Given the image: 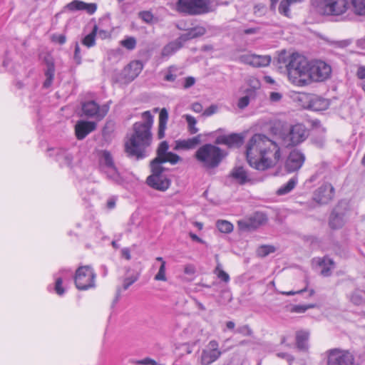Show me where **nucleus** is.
<instances>
[{"label": "nucleus", "mask_w": 365, "mask_h": 365, "mask_svg": "<svg viewBox=\"0 0 365 365\" xmlns=\"http://www.w3.org/2000/svg\"><path fill=\"white\" fill-rule=\"evenodd\" d=\"M249 164L259 170L274 165L280 159V149L276 142L263 134H255L248 141L246 150Z\"/></svg>", "instance_id": "1"}, {"label": "nucleus", "mask_w": 365, "mask_h": 365, "mask_svg": "<svg viewBox=\"0 0 365 365\" xmlns=\"http://www.w3.org/2000/svg\"><path fill=\"white\" fill-rule=\"evenodd\" d=\"M143 121L136 122L133 125V133L125 143L127 154L136 159H142L146 156L145 150L152 143L151 128L153 124V116L150 111L142 114Z\"/></svg>", "instance_id": "2"}, {"label": "nucleus", "mask_w": 365, "mask_h": 365, "mask_svg": "<svg viewBox=\"0 0 365 365\" xmlns=\"http://www.w3.org/2000/svg\"><path fill=\"white\" fill-rule=\"evenodd\" d=\"M279 61L285 64L288 78L292 83L297 86L307 85L309 61L305 56L294 53L285 58L282 54Z\"/></svg>", "instance_id": "3"}, {"label": "nucleus", "mask_w": 365, "mask_h": 365, "mask_svg": "<svg viewBox=\"0 0 365 365\" xmlns=\"http://www.w3.org/2000/svg\"><path fill=\"white\" fill-rule=\"evenodd\" d=\"M225 156L222 150L212 144L203 145L195 154L196 160L207 170L218 167Z\"/></svg>", "instance_id": "4"}, {"label": "nucleus", "mask_w": 365, "mask_h": 365, "mask_svg": "<svg viewBox=\"0 0 365 365\" xmlns=\"http://www.w3.org/2000/svg\"><path fill=\"white\" fill-rule=\"evenodd\" d=\"M311 5L319 14L329 16H341L349 7L347 0H311Z\"/></svg>", "instance_id": "5"}, {"label": "nucleus", "mask_w": 365, "mask_h": 365, "mask_svg": "<svg viewBox=\"0 0 365 365\" xmlns=\"http://www.w3.org/2000/svg\"><path fill=\"white\" fill-rule=\"evenodd\" d=\"M350 212V205L346 200H341L333 209L329 220L331 229L341 228L347 222Z\"/></svg>", "instance_id": "6"}, {"label": "nucleus", "mask_w": 365, "mask_h": 365, "mask_svg": "<svg viewBox=\"0 0 365 365\" xmlns=\"http://www.w3.org/2000/svg\"><path fill=\"white\" fill-rule=\"evenodd\" d=\"M330 65L323 61H309L307 85L312 82H322L331 76Z\"/></svg>", "instance_id": "7"}, {"label": "nucleus", "mask_w": 365, "mask_h": 365, "mask_svg": "<svg viewBox=\"0 0 365 365\" xmlns=\"http://www.w3.org/2000/svg\"><path fill=\"white\" fill-rule=\"evenodd\" d=\"M308 137V130L302 123L291 126L289 131L282 135V143L286 147L294 146L304 141Z\"/></svg>", "instance_id": "8"}, {"label": "nucleus", "mask_w": 365, "mask_h": 365, "mask_svg": "<svg viewBox=\"0 0 365 365\" xmlns=\"http://www.w3.org/2000/svg\"><path fill=\"white\" fill-rule=\"evenodd\" d=\"M207 0H178L177 10L190 15L207 13L209 11Z\"/></svg>", "instance_id": "9"}, {"label": "nucleus", "mask_w": 365, "mask_h": 365, "mask_svg": "<svg viewBox=\"0 0 365 365\" xmlns=\"http://www.w3.org/2000/svg\"><path fill=\"white\" fill-rule=\"evenodd\" d=\"M96 274L90 266L80 267L76 272L75 284L78 289L86 290L95 287Z\"/></svg>", "instance_id": "10"}, {"label": "nucleus", "mask_w": 365, "mask_h": 365, "mask_svg": "<svg viewBox=\"0 0 365 365\" xmlns=\"http://www.w3.org/2000/svg\"><path fill=\"white\" fill-rule=\"evenodd\" d=\"M327 365H355V357L347 350L332 349L327 352Z\"/></svg>", "instance_id": "11"}, {"label": "nucleus", "mask_w": 365, "mask_h": 365, "mask_svg": "<svg viewBox=\"0 0 365 365\" xmlns=\"http://www.w3.org/2000/svg\"><path fill=\"white\" fill-rule=\"evenodd\" d=\"M221 355L222 351L219 349L218 342L215 340H211L202 349L198 362L200 365H210L216 361Z\"/></svg>", "instance_id": "12"}, {"label": "nucleus", "mask_w": 365, "mask_h": 365, "mask_svg": "<svg viewBox=\"0 0 365 365\" xmlns=\"http://www.w3.org/2000/svg\"><path fill=\"white\" fill-rule=\"evenodd\" d=\"M109 110L108 103L99 106L94 101H88L82 104V112L88 118H95L98 120H102Z\"/></svg>", "instance_id": "13"}, {"label": "nucleus", "mask_w": 365, "mask_h": 365, "mask_svg": "<svg viewBox=\"0 0 365 365\" xmlns=\"http://www.w3.org/2000/svg\"><path fill=\"white\" fill-rule=\"evenodd\" d=\"M267 220V217L264 213L257 212L248 219L239 220L237 225L241 230H251L264 225Z\"/></svg>", "instance_id": "14"}, {"label": "nucleus", "mask_w": 365, "mask_h": 365, "mask_svg": "<svg viewBox=\"0 0 365 365\" xmlns=\"http://www.w3.org/2000/svg\"><path fill=\"white\" fill-rule=\"evenodd\" d=\"M332 184H322L314 193V200L321 205L329 203L334 197Z\"/></svg>", "instance_id": "15"}, {"label": "nucleus", "mask_w": 365, "mask_h": 365, "mask_svg": "<svg viewBox=\"0 0 365 365\" xmlns=\"http://www.w3.org/2000/svg\"><path fill=\"white\" fill-rule=\"evenodd\" d=\"M305 157L302 153L293 150L286 160L285 168L289 173L297 171L302 166Z\"/></svg>", "instance_id": "16"}, {"label": "nucleus", "mask_w": 365, "mask_h": 365, "mask_svg": "<svg viewBox=\"0 0 365 365\" xmlns=\"http://www.w3.org/2000/svg\"><path fill=\"white\" fill-rule=\"evenodd\" d=\"M240 61L254 67H264L270 63L271 58L269 56L245 54L240 57Z\"/></svg>", "instance_id": "17"}, {"label": "nucleus", "mask_w": 365, "mask_h": 365, "mask_svg": "<svg viewBox=\"0 0 365 365\" xmlns=\"http://www.w3.org/2000/svg\"><path fill=\"white\" fill-rule=\"evenodd\" d=\"M96 128V123L92 121L79 120L75 125V133L78 140L84 139Z\"/></svg>", "instance_id": "18"}, {"label": "nucleus", "mask_w": 365, "mask_h": 365, "mask_svg": "<svg viewBox=\"0 0 365 365\" xmlns=\"http://www.w3.org/2000/svg\"><path fill=\"white\" fill-rule=\"evenodd\" d=\"M66 8L71 11H86L88 14H93L97 9V4L95 3H86L79 0H74L66 5Z\"/></svg>", "instance_id": "19"}, {"label": "nucleus", "mask_w": 365, "mask_h": 365, "mask_svg": "<svg viewBox=\"0 0 365 365\" xmlns=\"http://www.w3.org/2000/svg\"><path fill=\"white\" fill-rule=\"evenodd\" d=\"M206 29L201 26H197L186 30V33L181 34L178 39L183 46L184 43L191 39L200 37L205 34Z\"/></svg>", "instance_id": "20"}, {"label": "nucleus", "mask_w": 365, "mask_h": 365, "mask_svg": "<svg viewBox=\"0 0 365 365\" xmlns=\"http://www.w3.org/2000/svg\"><path fill=\"white\" fill-rule=\"evenodd\" d=\"M51 156L54 157L55 160L60 164L61 166H71L73 157L72 155L64 149L56 148L52 149Z\"/></svg>", "instance_id": "21"}, {"label": "nucleus", "mask_w": 365, "mask_h": 365, "mask_svg": "<svg viewBox=\"0 0 365 365\" xmlns=\"http://www.w3.org/2000/svg\"><path fill=\"white\" fill-rule=\"evenodd\" d=\"M163 163L160 160L154 158L150 163L152 175L148 177L146 182H158L160 180V176L164 171L161 164ZM160 182H164L160 180Z\"/></svg>", "instance_id": "22"}, {"label": "nucleus", "mask_w": 365, "mask_h": 365, "mask_svg": "<svg viewBox=\"0 0 365 365\" xmlns=\"http://www.w3.org/2000/svg\"><path fill=\"white\" fill-rule=\"evenodd\" d=\"M143 68V63L140 61H133L124 68L125 76L129 80H133L140 74Z\"/></svg>", "instance_id": "23"}, {"label": "nucleus", "mask_w": 365, "mask_h": 365, "mask_svg": "<svg viewBox=\"0 0 365 365\" xmlns=\"http://www.w3.org/2000/svg\"><path fill=\"white\" fill-rule=\"evenodd\" d=\"M230 177L239 182H249L252 180L247 171L242 166H235L231 170Z\"/></svg>", "instance_id": "24"}, {"label": "nucleus", "mask_w": 365, "mask_h": 365, "mask_svg": "<svg viewBox=\"0 0 365 365\" xmlns=\"http://www.w3.org/2000/svg\"><path fill=\"white\" fill-rule=\"evenodd\" d=\"M217 142L228 145L229 147H238L243 143V138L239 134L232 133L223 135L217 138Z\"/></svg>", "instance_id": "25"}, {"label": "nucleus", "mask_w": 365, "mask_h": 365, "mask_svg": "<svg viewBox=\"0 0 365 365\" xmlns=\"http://www.w3.org/2000/svg\"><path fill=\"white\" fill-rule=\"evenodd\" d=\"M183 46L180 42V41L176 38L175 41H170L168 44H166L161 51V56L163 58H166L172 56L177 51L181 48Z\"/></svg>", "instance_id": "26"}, {"label": "nucleus", "mask_w": 365, "mask_h": 365, "mask_svg": "<svg viewBox=\"0 0 365 365\" xmlns=\"http://www.w3.org/2000/svg\"><path fill=\"white\" fill-rule=\"evenodd\" d=\"M168 120V112L166 108H163L160 110L159 114V124L158 137L159 139H162L165 137V131L167 128V123Z\"/></svg>", "instance_id": "27"}, {"label": "nucleus", "mask_w": 365, "mask_h": 365, "mask_svg": "<svg viewBox=\"0 0 365 365\" xmlns=\"http://www.w3.org/2000/svg\"><path fill=\"white\" fill-rule=\"evenodd\" d=\"M46 68L45 70L46 80L43 83L45 88H48L52 84L54 74H55V66L53 61L50 58L46 59Z\"/></svg>", "instance_id": "28"}, {"label": "nucleus", "mask_w": 365, "mask_h": 365, "mask_svg": "<svg viewBox=\"0 0 365 365\" xmlns=\"http://www.w3.org/2000/svg\"><path fill=\"white\" fill-rule=\"evenodd\" d=\"M318 263L322 267L321 274L324 277L329 276L331 270L334 268V261L329 257H324L319 259Z\"/></svg>", "instance_id": "29"}, {"label": "nucleus", "mask_w": 365, "mask_h": 365, "mask_svg": "<svg viewBox=\"0 0 365 365\" xmlns=\"http://www.w3.org/2000/svg\"><path fill=\"white\" fill-rule=\"evenodd\" d=\"M309 333L304 331H300L297 333L296 341L299 349L306 351L308 349Z\"/></svg>", "instance_id": "30"}, {"label": "nucleus", "mask_w": 365, "mask_h": 365, "mask_svg": "<svg viewBox=\"0 0 365 365\" xmlns=\"http://www.w3.org/2000/svg\"><path fill=\"white\" fill-rule=\"evenodd\" d=\"M200 142V135H198L187 140L178 141L177 143V147L183 149H191L198 145Z\"/></svg>", "instance_id": "31"}, {"label": "nucleus", "mask_w": 365, "mask_h": 365, "mask_svg": "<svg viewBox=\"0 0 365 365\" xmlns=\"http://www.w3.org/2000/svg\"><path fill=\"white\" fill-rule=\"evenodd\" d=\"M329 101L319 96H317L312 100V106L316 110H323L329 107Z\"/></svg>", "instance_id": "32"}, {"label": "nucleus", "mask_w": 365, "mask_h": 365, "mask_svg": "<svg viewBox=\"0 0 365 365\" xmlns=\"http://www.w3.org/2000/svg\"><path fill=\"white\" fill-rule=\"evenodd\" d=\"M297 1H302V0H282L279 6V12L287 16H290V10L289 6L292 4L297 2Z\"/></svg>", "instance_id": "33"}, {"label": "nucleus", "mask_w": 365, "mask_h": 365, "mask_svg": "<svg viewBox=\"0 0 365 365\" xmlns=\"http://www.w3.org/2000/svg\"><path fill=\"white\" fill-rule=\"evenodd\" d=\"M98 26H94L91 33L86 36L82 40V43L88 48L92 47L96 43V35L97 34Z\"/></svg>", "instance_id": "34"}, {"label": "nucleus", "mask_w": 365, "mask_h": 365, "mask_svg": "<svg viewBox=\"0 0 365 365\" xmlns=\"http://www.w3.org/2000/svg\"><path fill=\"white\" fill-rule=\"evenodd\" d=\"M354 12L358 15H365V0H349Z\"/></svg>", "instance_id": "35"}, {"label": "nucleus", "mask_w": 365, "mask_h": 365, "mask_svg": "<svg viewBox=\"0 0 365 365\" xmlns=\"http://www.w3.org/2000/svg\"><path fill=\"white\" fill-rule=\"evenodd\" d=\"M216 226L219 231L223 233H230L233 230L232 224L227 220H217Z\"/></svg>", "instance_id": "36"}, {"label": "nucleus", "mask_w": 365, "mask_h": 365, "mask_svg": "<svg viewBox=\"0 0 365 365\" xmlns=\"http://www.w3.org/2000/svg\"><path fill=\"white\" fill-rule=\"evenodd\" d=\"M183 118H185L186 122L187 123V128L189 132L191 134H195L198 131V128L196 127V119L193 116L188 114L184 115Z\"/></svg>", "instance_id": "37"}, {"label": "nucleus", "mask_w": 365, "mask_h": 365, "mask_svg": "<svg viewBox=\"0 0 365 365\" xmlns=\"http://www.w3.org/2000/svg\"><path fill=\"white\" fill-rule=\"evenodd\" d=\"M169 145L167 141H163L160 143L157 149V157L155 159L161 160L169 152L168 151Z\"/></svg>", "instance_id": "38"}, {"label": "nucleus", "mask_w": 365, "mask_h": 365, "mask_svg": "<svg viewBox=\"0 0 365 365\" xmlns=\"http://www.w3.org/2000/svg\"><path fill=\"white\" fill-rule=\"evenodd\" d=\"M101 162V163L107 166L108 168H114L113 158L110 153L108 151L105 150L103 152Z\"/></svg>", "instance_id": "39"}, {"label": "nucleus", "mask_w": 365, "mask_h": 365, "mask_svg": "<svg viewBox=\"0 0 365 365\" xmlns=\"http://www.w3.org/2000/svg\"><path fill=\"white\" fill-rule=\"evenodd\" d=\"M180 160L181 158L172 152H169L163 158H161V162L170 163L172 165H175Z\"/></svg>", "instance_id": "40"}, {"label": "nucleus", "mask_w": 365, "mask_h": 365, "mask_svg": "<svg viewBox=\"0 0 365 365\" xmlns=\"http://www.w3.org/2000/svg\"><path fill=\"white\" fill-rule=\"evenodd\" d=\"M136 43V39L133 36L126 37L120 41V45L130 51L135 48Z\"/></svg>", "instance_id": "41"}, {"label": "nucleus", "mask_w": 365, "mask_h": 365, "mask_svg": "<svg viewBox=\"0 0 365 365\" xmlns=\"http://www.w3.org/2000/svg\"><path fill=\"white\" fill-rule=\"evenodd\" d=\"M214 272L222 281L225 282H228L230 281L229 274L222 270L220 263L217 264Z\"/></svg>", "instance_id": "42"}, {"label": "nucleus", "mask_w": 365, "mask_h": 365, "mask_svg": "<svg viewBox=\"0 0 365 365\" xmlns=\"http://www.w3.org/2000/svg\"><path fill=\"white\" fill-rule=\"evenodd\" d=\"M139 278V274H132L129 277H125L123 279V289L126 290L131 286L134 282H135Z\"/></svg>", "instance_id": "43"}, {"label": "nucleus", "mask_w": 365, "mask_h": 365, "mask_svg": "<svg viewBox=\"0 0 365 365\" xmlns=\"http://www.w3.org/2000/svg\"><path fill=\"white\" fill-rule=\"evenodd\" d=\"M275 251L273 246L262 245L257 249V255L260 257H265Z\"/></svg>", "instance_id": "44"}, {"label": "nucleus", "mask_w": 365, "mask_h": 365, "mask_svg": "<svg viewBox=\"0 0 365 365\" xmlns=\"http://www.w3.org/2000/svg\"><path fill=\"white\" fill-rule=\"evenodd\" d=\"M155 280L157 281H166L167 278L165 276V262L163 261V263H161L158 272L155 276Z\"/></svg>", "instance_id": "45"}, {"label": "nucleus", "mask_w": 365, "mask_h": 365, "mask_svg": "<svg viewBox=\"0 0 365 365\" xmlns=\"http://www.w3.org/2000/svg\"><path fill=\"white\" fill-rule=\"evenodd\" d=\"M316 307V304H309L307 305H295L291 309L292 312L295 313H304L307 309L314 308Z\"/></svg>", "instance_id": "46"}, {"label": "nucleus", "mask_w": 365, "mask_h": 365, "mask_svg": "<svg viewBox=\"0 0 365 365\" xmlns=\"http://www.w3.org/2000/svg\"><path fill=\"white\" fill-rule=\"evenodd\" d=\"M350 300L356 305L361 304L363 303V297L361 292L359 290L354 292L350 297Z\"/></svg>", "instance_id": "47"}, {"label": "nucleus", "mask_w": 365, "mask_h": 365, "mask_svg": "<svg viewBox=\"0 0 365 365\" xmlns=\"http://www.w3.org/2000/svg\"><path fill=\"white\" fill-rule=\"evenodd\" d=\"M294 185L295 184H286L285 185L277 190V194L278 195H286L294 189Z\"/></svg>", "instance_id": "48"}, {"label": "nucleus", "mask_w": 365, "mask_h": 365, "mask_svg": "<svg viewBox=\"0 0 365 365\" xmlns=\"http://www.w3.org/2000/svg\"><path fill=\"white\" fill-rule=\"evenodd\" d=\"M236 332L242 334L243 336H251L252 334V331L248 325H243L239 327Z\"/></svg>", "instance_id": "49"}, {"label": "nucleus", "mask_w": 365, "mask_h": 365, "mask_svg": "<svg viewBox=\"0 0 365 365\" xmlns=\"http://www.w3.org/2000/svg\"><path fill=\"white\" fill-rule=\"evenodd\" d=\"M63 280L61 277H57L55 282V291L58 295L64 294V289L62 287Z\"/></svg>", "instance_id": "50"}, {"label": "nucleus", "mask_w": 365, "mask_h": 365, "mask_svg": "<svg viewBox=\"0 0 365 365\" xmlns=\"http://www.w3.org/2000/svg\"><path fill=\"white\" fill-rule=\"evenodd\" d=\"M217 108L216 105H211L203 111L202 115L205 117L210 116L217 111Z\"/></svg>", "instance_id": "51"}, {"label": "nucleus", "mask_w": 365, "mask_h": 365, "mask_svg": "<svg viewBox=\"0 0 365 365\" xmlns=\"http://www.w3.org/2000/svg\"><path fill=\"white\" fill-rule=\"evenodd\" d=\"M140 18L146 23H150L153 18V14L149 11H143L140 13Z\"/></svg>", "instance_id": "52"}, {"label": "nucleus", "mask_w": 365, "mask_h": 365, "mask_svg": "<svg viewBox=\"0 0 365 365\" xmlns=\"http://www.w3.org/2000/svg\"><path fill=\"white\" fill-rule=\"evenodd\" d=\"M250 103V98L248 96H244V97H242L240 98L239 101H238V107L240 108H245V107H247L248 106Z\"/></svg>", "instance_id": "53"}, {"label": "nucleus", "mask_w": 365, "mask_h": 365, "mask_svg": "<svg viewBox=\"0 0 365 365\" xmlns=\"http://www.w3.org/2000/svg\"><path fill=\"white\" fill-rule=\"evenodd\" d=\"M173 67H170L168 68V73L165 76L164 79L167 81L173 82L176 79V75L173 73Z\"/></svg>", "instance_id": "54"}, {"label": "nucleus", "mask_w": 365, "mask_h": 365, "mask_svg": "<svg viewBox=\"0 0 365 365\" xmlns=\"http://www.w3.org/2000/svg\"><path fill=\"white\" fill-rule=\"evenodd\" d=\"M150 187L155 190L160 191H165L169 187V184H148Z\"/></svg>", "instance_id": "55"}, {"label": "nucleus", "mask_w": 365, "mask_h": 365, "mask_svg": "<svg viewBox=\"0 0 365 365\" xmlns=\"http://www.w3.org/2000/svg\"><path fill=\"white\" fill-rule=\"evenodd\" d=\"M137 364L140 365H158L157 361L150 358H145L144 359L140 360L137 362Z\"/></svg>", "instance_id": "56"}, {"label": "nucleus", "mask_w": 365, "mask_h": 365, "mask_svg": "<svg viewBox=\"0 0 365 365\" xmlns=\"http://www.w3.org/2000/svg\"><path fill=\"white\" fill-rule=\"evenodd\" d=\"M356 76L361 80H365V66H359Z\"/></svg>", "instance_id": "57"}, {"label": "nucleus", "mask_w": 365, "mask_h": 365, "mask_svg": "<svg viewBox=\"0 0 365 365\" xmlns=\"http://www.w3.org/2000/svg\"><path fill=\"white\" fill-rule=\"evenodd\" d=\"M282 96L278 92H272L269 96V99L272 102H278L281 100Z\"/></svg>", "instance_id": "58"}, {"label": "nucleus", "mask_w": 365, "mask_h": 365, "mask_svg": "<svg viewBox=\"0 0 365 365\" xmlns=\"http://www.w3.org/2000/svg\"><path fill=\"white\" fill-rule=\"evenodd\" d=\"M74 58L78 63H81L80 46L78 43H76L75 46Z\"/></svg>", "instance_id": "59"}, {"label": "nucleus", "mask_w": 365, "mask_h": 365, "mask_svg": "<svg viewBox=\"0 0 365 365\" xmlns=\"http://www.w3.org/2000/svg\"><path fill=\"white\" fill-rule=\"evenodd\" d=\"M195 79L193 77H187L185 80L184 88H188L195 84Z\"/></svg>", "instance_id": "60"}, {"label": "nucleus", "mask_w": 365, "mask_h": 365, "mask_svg": "<svg viewBox=\"0 0 365 365\" xmlns=\"http://www.w3.org/2000/svg\"><path fill=\"white\" fill-rule=\"evenodd\" d=\"M313 143L318 147L322 148L324 146L325 143V139L324 137H321L319 139L318 138H314Z\"/></svg>", "instance_id": "61"}, {"label": "nucleus", "mask_w": 365, "mask_h": 365, "mask_svg": "<svg viewBox=\"0 0 365 365\" xmlns=\"http://www.w3.org/2000/svg\"><path fill=\"white\" fill-rule=\"evenodd\" d=\"M192 110L195 113H200L202 111V106L200 103H194L192 105Z\"/></svg>", "instance_id": "62"}, {"label": "nucleus", "mask_w": 365, "mask_h": 365, "mask_svg": "<svg viewBox=\"0 0 365 365\" xmlns=\"http://www.w3.org/2000/svg\"><path fill=\"white\" fill-rule=\"evenodd\" d=\"M195 272V269L193 265H186L184 269V272L187 274H193Z\"/></svg>", "instance_id": "63"}, {"label": "nucleus", "mask_w": 365, "mask_h": 365, "mask_svg": "<svg viewBox=\"0 0 365 365\" xmlns=\"http://www.w3.org/2000/svg\"><path fill=\"white\" fill-rule=\"evenodd\" d=\"M121 254H122V256L125 258L127 260H129L131 258V256H130V250L128 248H123L122 250H121Z\"/></svg>", "instance_id": "64"}]
</instances>
